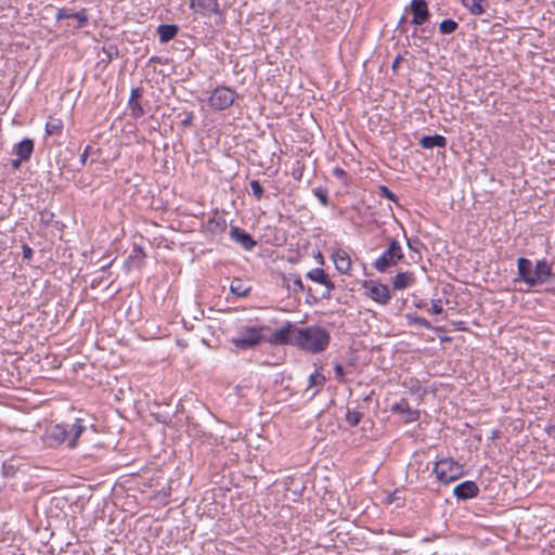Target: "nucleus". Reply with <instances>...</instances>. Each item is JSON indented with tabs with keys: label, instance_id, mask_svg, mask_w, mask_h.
Here are the masks:
<instances>
[{
	"label": "nucleus",
	"instance_id": "obj_1",
	"mask_svg": "<svg viewBox=\"0 0 555 555\" xmlns=\"http://www.w3.org/2000/svg\"><path fill=\"white\" fill-rule=\"evenodd\" d=\"M273 337L280 344L293 345L313 354L324 351L331 340L330 332L320 325L298 327L288 324L275 331Z\"/></svg>",
	"mask_w": 555,
	"mask_h": 555
},
{
	"label": "nucleus",
	"instance_id": "obj_2",
	"mask_svg": "<svg viewBox=\"0 0 555 555\" xmlns=\"http://www.w3.org/2000/svg\"><path fill=\"white\" fill-rule=\"evenodd\" d=\"M85 420L77 417L70 425L55 424L47 428L44 433V441L50 447L66 443L68 448L74 449L78 439L86 430Z\"/></svg>",
	"mask_w": 555,
	"mask_h": 555
},
{
	"label": "nucleus",
	"instance_id": "obj_3",
	"mask_svg": "<svg viewBox=\"0 0 555 555\" xmlns=\"http://www.w3.org/2000/svg\"><path fill=\"white\" fill-rule=\"evenodd\" d=\"M434 474L441 483H450L464 475L463 465L451 457H443L435 463Z\"/></svg>",
	"mask_w": 555,
	"mask_h": 555
},
{
	"label": "nucleus",
	"instance_id": "obj_4",
	"mask_svg": "<svg viewBox=\"0 0 555 555\" xmlns=\"http://www.w3.org/2000/svg\"><path fill=\"white\" fill-rule=\"evenodd\" d=\"M403 257L404 254L400 243L391 238L388 248L373 262V267L378 272H386L391 267H395Z\"/></svg>",
	"mask_w": 555,
	"mask_h": 555
},
{
	"label": "nucleus",
	"instance_id": "obj_5",
	"mask_svg": "<svg viewBox=\"0 0 555 555\" xmlns=\"http://www.w3.org/2000/svg\"><path fill=\"white\" fill-rule=\"evenodd\" d=\"M262 338V327L245 326L232 338V343L240 349H249L258 345Z\"/></svg>",
	"mask_w": 555,
	"mask_h": 555
},
{
	"label": "nucleus",
	"instance_id": "obj_6",
	"mask_svg": "<svg viewBox=\"0 0 555 555\" xmlns=\"http://www.w3.org/2000/svg\"><path fill=\"white\" fill-rule=\"evenodd\" d=\"M236 96V92L229 87H216L209 96V106L215 111H224L233 105Z\"/></svg>",
	"mask_w": 555,
	"mask_h": 555
},
{
	"label": "nucleus",
	"instance_id": "obj_7",
	"mask_svg": "<svg viewBox=\"0 0 555 555\" xmlns=\"http://www.w3.org/2000/svg\"><path fill=\"white\" fill-rule=\"evenodd\" d=\"M361 285L365 289V295L372 300L380 305H387L390 301L391 295L387 285L374 280H364Z\"/></svg>",
	"mask_w": 555,
	"mask_h": 555
},
{
	"label": "nucleus",
	"instance_id": "obj_8",
	"mask_svg": "<svg viewBox=\"0 0 555 555\" xmlns=\"http://www.w3.org/2000/svg\"><path fill=\"white\" fill-rule=\"evenodd\" d=\"M306 278L310 281L321 284L325 287L322 293L323 299H330L332 296V291L335 288L334 283L328 278L327 273L321 268H314L307 272Z\"/></svg>",
	"mask_w": 555,
	"mask_h": 555
},
{
	"label": "nucleus",
	"instance_id": "obj_9",
	"mask_svg": "<svg viewBox=\"0 0 555 555\" xmlns=\"http://www.w3.org/2000/svg\"><path fill=\"white\" fill-rule=\"evenodd\" d=\"M534 267L532 261L520 257L517 259V278L515 281H520L526 283L528 287H534V282L529 281L530 278H534Z\"/></svg>",
	"mask_w": 555,
	"mask_h": 555
},
{
	"label": "nucleus",
	"instance_id": "obj_10",
	"mask_svg": "<svg viewBox=\"0 0 555 555\" xmlns=\"http://www.w3.org/2000/svg\"><path fill=\"white\" fill-rule=\"evenodd\" d=\"M332 260L338 272L347 275L351 274L352 261L349 254L345 249H335L332 254Z\"/></svg>",
	"mask_w": 555,
	"mask_h": 555
},
{
	"label": "nucleus",
	"instance_id": "obj_11",
	"mask_svg": "<svg viewBox=\"0 0 555 555\" xmlns=\"http://www.w3.org/2000/svg\"><path fill=\"white\" fill-rule=\"evenodd\" d=\"M190 7L195 13L202 15L221 16L218 0H191Z\"/></svg>",
	"mask_w": 555,
	"mask_h": 555
},
{
	"label": "nucleus",
	"instance_id": "obj_12",
	"mask_svg": "<svg viewBox=\"0 0 555 555\" xmlns=\"http://www.w3.org/2000/svg\"><path fill=\"white\" fill-rule=\"evenodd\" d=\"M410 9L413 13L411 23L413 25H423L429 18V11L426 0H412Z\"/></svg>",
	"mask_w": 555,
	"mask_h": 555
},
{
	"label": "nucleus",
	"instance_id": "obj_13",
	"mask_svg": "<svg viewBox=\"0 0 555 555\" xmlns=\"http://www.w3.org/2000/svg\"><path fill=\"white\" fill-rule=\"evenodd\" d=\"M479 493V488L475 481L466 480L453 489V494L457 500L466 501L476 498Z\"/></svg>",
	"mask_w": 555,
	"mask_h": 555
},
{
	"label": "nucleus",
	"instance_id": "obj_14",
	"mask_svg": "<svg viewBox=\"0 0 555 555\" xmlns=\"http://www.w3.org/2000/svg\"><path fill=\"white\" fill-rule=\"evenodd\" d=\"M230 237L245 250H251L257 244L250 234L236 225L231 228Z\"/></svg>",
	"mask_w": 555,
	"mask_h": 555
},
{
	"label": "nucleus",
	"instance_id": "obj_15",
	"mask_svg": "<svg viewBox=\"0 0 555 555\" xmlns=\"http://www.w3.org/2000/svg\"><path fill=\"white\" fill-rule=\"evenodd\" d=\"M552 274V268L546 260H539L534 266V278L529 281L534 282V287L545 283Z\"/></svg>",
	"mask_w": 555,
	"mask_h": 555
},
{
	"label": "nucleus",
	"instance_id": "obj_16",
	"mask_svg": "<svg viewBox=\"0 0 555 555\" xmlns=\"http://www.w3.org/2000/svg\"><path fill=\"white\" fill-rule=\"evenodd\" d=\"M391 411L404 415V420L408 423L416 422L420 417V412L410 408L405 399H401L399 402L391 406Z\"/></svg>",
	"mask_w": 555,
	"mask_h": 555
},
{
	"label": "nucleus",
	"instance_id": "obj_17",
	"mask_svg": "<svg viewBox=\"0 0 555 555\" xmlns=\"http://www.w3.org/2000/svg\"><path fill=\"white\" fill-rule=\"evenodd\" d=\"M283 283L285 287L293 294L307 292L309 295H311V288L306 289L301 281V278L298 274H289L287 276H284Z\"/></svg>",
	"mask_w": 555,
	"mask_h": 555
},
{
	"label": "nucleus",
	"instance_id": "obj_18",
	"mask_svg": "<svg viewBox=\"0 0 555 555\" xmlns=\"http://www.w3.org/2000/svg\"><path fill=\"white\" fill-rule=\"evenodd\" d=\"M228 228L224 216L216 214L206 224L207 231L212 235L222 234Z\"/></svg>",
	"mask_w": 555,
	"mask_h": 555
},
{
	"label": "nucleus",
	"instance_id": "obj_19",
	"mask_svg": "<svg viewBox=\"0 0 555 555\" xmlns=\"http://www.w3.org/2000/svg\"><path fill=\"white\" fill-rule=\"evenodd\" d=\"M14 154L21 159L28 160L34 152V141L31 139H24L14 145Z\"/></svg>",
	"mask_w": 555,
	"mask_h": 555
},
{
	"label": "nucleus",
	"instance_id": "obj_20",
	"mask_svg": "<svg viewBox=\"0 0 555 555\" xmlns=\"http://www.w3.org/2000/svg\"><path fill=\"white\" fill-rule=\"evenodd\" d=\"M414 282L413 273L411 272H398L392 278V288L396 291L404 289L411 286Z\"/></svg>",
	"mask_w": 555,
	"mask_h": 555
},
{
	"label": "nucleus",
	"instance_id": "obj_21",
	"mask_svg": "<svg viewBox=\"0 0 555 555\" xmlns=\"http://www.w3.org/2000/svg\"><path fill=\"white\" fill-rule=\"evenodd\" d=\"M325 380V376L322 373H320L319 370H315L314 373L310 374V376L308 377V385L306 391L313 389L310 396L311 398L314 397L320 391V389L324 386Z\"/></svg>",
	"mask_w": 555,
	"mask_h": 555
},
{
	"label": "nucleus",
	"instance_id": "obj_22",
	"mask_svg": "<svg viewBox=\"0 0 555 555\" xmlns=\"http://www.w3.org/2000/svg\"><path fill=\"white\" fill-rule=\"evenodd\" d=\"M420 145L423 149L446 147L447 139L441 134L424 135L420 140Z\"/></svg>",
	"mask_w": 555,
	"mask_h": 555
},
{
	"label": "nucleus",
	"instance_id": "obj_23",
	"mask_svg": "<svg viewBox=\"0 0 555 555\" xmlns=\"http://www.w3.org/2000/svg\"><path fill=\"white\" fill-rule=\"evenodd\" d=\"M159 41L165 43L173 39L178 34V26L173 24H163L157 28Z\"/></svg>",
	"mask_w": 555,
	"mask_h": 555
},
{
	"label": "nucleus",
	"instance_id": "obj_24",
	"mask_svg": "<svg viewBox=\"0 0 555 555\" xmlns=\"http://www.w3.org/2000/svg\"><path fill=\"white\" fill-rule=\"evenodd\" d=\"M463 5L474 15H481L488 7L487 0H462Z\"/></svg>",
	"mask_w": 555,
	"mask_h": 555
},
{
	"label": "nucleus",
	"instance_id": "obj_25",
	"mask_svg": "<svg viewBox=\"0 0 555 555\" xmlns=\"http://www.w3.org/2000/svg\"><path fill=\"white\" fill-rule=\"evenodd\" d=\"M63 131V121L60 118L50 117L46 124L48 135H60Z\"/></svg>",
	"mask_w": 555,
	"mask_h": 555
},
{
	"label": "nucleus",
	"instance_id": "obj_26",
	"mask_svg": "<svg viewBox=\"0 0 555 555\" xmlns=\"http://www.w3.org/2000/svg\"><path fill=\"white\" fill-rule=\"evenodd\" d=\"M230 291L237 297H244L250 291V287L241 279H234L230 285Z\"/></svg>",
	"mask_w": 555,
	"mask_h": 555
},
{
	"label": "nucleus",
	"instance_id": "obj_27",
	"mask_svg": "<svg viewBox=\"0 0 555 555\" xmlns=\"http://www.w3.org/2000/svg\"><path fill=\"white\" fill-rule=\"evenodd\" d=\"M459 27V24L451 20V18H447V20H443L440 25H439V31L442 34V35H450V34H453Z\"/></svg>",
	"mask_w": 555,
	"mask_h": 555
},
{
	"label": "nucleus",
	"instance_id": "obj_28",
	"mask_svg": "<svg viewBox=\"0 0 555 555\" xmlns=\"http://www.w3.org/2000/svg\"><path fill=\"white\" fill-rule=\"evenodd\" d=\"M361 418H362V413H360L359 411H356V410L347 409L346 421L350 426H352V427L357 426L360 423Z\"/></svg>",
	"mask_w": 555,
	"mask_h": 555
},
{
	"label": "nucleus",
	"instance_id": "obj_29",
	"mask_svg": "<svg viewBox=\"0 0 555 555\" xmlns=\"http://www.w3.org/2000/svg\"><path fill=\"white\" fill-rule=\"evenodd\" d=\"M313 194L318 197V199L324 207L328 206V195L326 189L315 188L313 189Z\"/></svg>",
	"mask_w": 555,
	"mask_h": 555
},
{
	"label": "nucleus",
	"instance_id": "obj_30",
	"mask_svg": "<svg viewBox=\"0 0 555 555\" xmlns=\"http://www.w3.org/2000/svg\"><path fill=\"white\" fill-rule=\"evenodd\" d=\"M128 105L131 111V115L134 118H139L144 115V109L138 101H129Z\"/></svg>",
	"mask_w": 555,
	"mask_h": 555
},
{
	"label": "nucleus",
	"instance_id": "obj_31",
	"mask_svg": "<svg viewBox=\"0 0 555 555\" xmlns=\"http://www.w3.org/2000/svg\"><path fill=\"white\" fill-rule=\"evenodd\" d=\"M77 21V28H82L88 23V14L86 10H81L79 12H75L74 17Z\"/></svg>",
	"mask_w": 555,
	"mask_h": 555
},
{
	"label": "nucleus",
	"instance_id": "obj_32",
	"mask_svg": "<svg viewBox=\"0 0 555 555\" xmlns=\"http://www.w3.org/2000/svg\"><path fill=\"white\" fill-rule=\"evenodd\" d=\"M409 318V323L410 324H414V325H417L420 327H423V328H430V323L423 317H411V315H408Z\"/></svg>",
	"mask_w": 555,
	"mask_h": 555
},
{
	"label": "nucleus",
	"instance_id": "obj_33",
	"mask_svg": "<svg viewBox=\"0 0 555 555\" xmlns=\"http://www.w3.org/2000/svg\"><path fill=\"white\" fill-rule=\"evenodd\" d=\"M250 188H251V191H253V194L258 198L260 199L262 194H263V188L261 186V184L259 183V181L257 180H253L250 181Z\"/></svg>",
	"mask_w": 555,
	"mask_h": 555
},
{
	"label": "nucleus",
	"instance_id": "obj_34",
	"mask_svg": "<svg viewBox=\"0 0 555 555\" xmlns=\"http://www.w3.org/2000/svg\"><path fill=\"white\" fill-rule=\"evenodd\" d=\"M74 14L75 12H72L70 10L68 9H65V8H62V9H59L56 14H55V17L56 20H65V18H73L74 17Z\"/></svg>",
	"mask_w": 555,
	"mask_h": 555
},
{
	"label": "nucleus",
	"instance_id": "obj_35",
	"mask_svg": "<svg viewBox=\"0 0 555 555\" xmlns=\"http://www.w3.org/2000/svg\"><path fill=\"white\" fill-rule=\"evenodd\" d=\"M103 52L106 54V56L112 60L113 57L118 56V49L114 44H108L107 47L103 48Z\"/></svg>",
	"mask_w": 555,
	"mask_h": 555
},
{
	"label": "nucleus",
	"instance_id": "obj_36",
	"mask_svg": "<svg viewBox=\"0 0 555 555\" xmlns=\"http://www.w3.org/2000/svg\"><path fill=\"white\" fill-rule=\"evenodd\" d=\"M93 153V147L91 145H87L80 155V164L85 166L87 164L88 156Z\"/></svg>",
	"mask_w": 555,
	"mask_h": 555
},
{
	"label": "nucleus",
	"instance_id": "obj_37",
	"mask_svg": "<svg viewBox=\"0 0 555 555\" xmlns=\"http://www.w3.org/2000/svg\"><path fill=\"white\" fill-rule=\"evenodd\" d=\"M431 311L434 314H440L443 311L441 300H433Z\"/></svg>",
	"mask_w": 555,
	"mask_h": 555
},
{
	"label": "nucleus",
	"instance_id": "obj_38",
	"mask_svg": "<svg viewBox=\"0 0 555 555\" xmlns=\"http://www.w3.org/2000/svg\"><path fill=\"white\" fill-rule=\"evenodd\" d=\"M334 372H335V376H336L337 378H340V379H341V378L344 377V375H345V369H344V366H343L341 364H339V363H336V364L334 365Z\"/></svg>",
	"mask_w": 555,
	"mask_h": 555
},
{
	"label": "nucleus",
	"instance_id": "obj_39",
	"mask_svg": "<svg viewBox=\"0 0 555 555\" xmlns=\"http://www.w3.org/2000/svg\"><path fill=\"white\" fill-rule=\"evenodd\" d=\"M380 190H382L383 195L386 198H388L390 201H396V195L388 188L382 186Z\"/></svg>",
	"mask_w": 555,
	"mask_h": 555
},
{
	"label": "nucleus",
	"instance_id": "obj_40",
	"mask_svg": "<svg viewBox=\"0 0 555 555\" xmlns=\"http://www.w3.org/2000/svg\"><path fill=\"white\" fill-rule=\"evenodd\" d=\"M141 96V89L140 88H133L131 90L130 99L129 101H138V98Z\"/></svg>",
	"mask_w": 555,
	"mask_h": 555
},
{
	"label": "nucleus",
	"instance_id": "obj_41",
	"mask_svg": "<svg viewBox=\"0 0 555 555\" xmlns=\"http://www.w3.org/2000/svg\"><path fill=\"white\" fill-rule=\"evenodd\" d=\"M33 256V249L28 245H23V257L30 259Z\"/></svg>",
	"mask_w": 555,
	"mask_h": 555
},
{
	"label": "nucleus",
	"instance_id": "obj_42",
	"mask_svg": "<svg viewBox=\"0 0 555 555\" xmlns=\"http://www.w3.org/2000/svg\"><path fill=\"white\" fill-rule=\"evenodd\" d=\"M333 173L335 177L337 178H343L345 177L346 172L343 168H339V167H336L334 170H333Z\"/></svg>",
	"mask_w": 555,
	"mask_h": 555
},
{
	"label": "nucleus",
	"instance_id": "obj_43",
	"mask_svg": "<svg viewBox=\"0 0 555 555\" xmlns=\"http://www.w3.org/2000/svg\"><path fill=\"white\" fill-rule=\"evenodd\" d=\"M22 162H26L25 159H21V157L17 156V158L12 160V166L14 169H18Z\"/></svg>",
	"mask_w": 555,
	"mask_h": 555
},
{
	"label": "nucleus",
	"instance_id": "obj_44",
	"mask_svg": "<svg viewBox=\"0 0 555 555\" xmlns=\"http://www.w3.org/2000/svg\"><path fill=\"white\" fill-rule=\"evenodd\" d=\"M401 61H402V56H400V55H398V56L393 60L392 65H391V67H392V69H393V70H395V69H397V67L399 66V64H400V62H401Z\"/></svg>",
	"mask_w": 555,
	"mask_h": 555
},
{
	"label": "nucleus",
	"instance_id": "obj_45",
	"mask_svg": "<svg viewBox=\"0 0 555 555\" xmlns=\"http://www.w3.org/2000/svg\"><path fill=\"white\" fill-rule=\"evenodd\" d=\"M421 389H422V387H421L417 383L413 384V385L410 387V390H411L412 392H420V391H421Z\"/></svg>",
	"mask_w": 555,
	"mask_h": 555
},
{
	"label": "nucleus",
	"instance_id": "obj_46",
	"mask_svg": "<svg viewBox=\"0 0 555 555\" xmlns=\"http://www.w3.org/2000/svg\"><path fill=\"white\" fill-rule=\"evenodd\" d=\"M192 118H193V115H192V114H190V115H189V116H188V117L182 121V122H183V125H189V124H191Z\"/></svg>",
	"mask_w": 555,
	"mask_h": 555
},
{
	"label": "nucleus",
	"instance_id": "obj_47",
	"mask_svg": "<svg viewBox=\"0 0 555 555\" xmlns=\"http://www.w3.org/2000/svg\"><path fill=\"white\" fill-rule=\"evenodd\" d=\"M317 260H318L319 263H321V264L323 263V256H322V254L320 251L317 255Z\"/></svg>",
	"mask_w": 555,
	"mask_h": 555
},
{
	"label": "nucleus",
	"instance_id": "obj_48",
	"mask_svg": "<svg viewBox=\"0 0 555 555\" xmlns=\"http://www.w3.org/2000/svg\"><path fill=\"white\" fill-rule=\"evenodd\" d=\"M404 20H405V17H404V16H402V17H401V20H400V22H399V24L403 23V22H404Z\"/></svg>",
	"mask_w": 555,
	"mask_h": 555
},
{
	"label": "nucleus",
	"instance_id": "obj_49",
	"mask_svg": "<svg viewBox=\"0 0 555 555\" xmlns=\"http://www.w3.org/2000/svg\"><path fill=\"white\" fill-rule=\"evenodd\" d=\"M20 555H25V554H20Z\"/></svg>",
	"mask_w": 555,
	"mask_h": 555
}]
</instances>
